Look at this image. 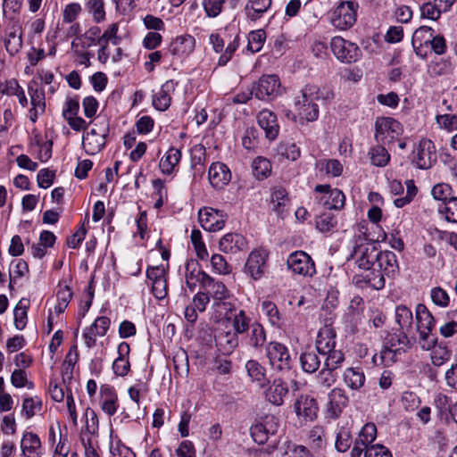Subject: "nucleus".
<instances>
[{"mask_svg": "<svg viewBox=\"0 0 457 457\" xmlns=\"http://www.w3.org/2000/svg\"><path fill=\"white\" fill-rule=\"evenodd\" d=\"M395 320L403 333L399 336L392 337L389 341V345L382 349L381 359L386 365L396 361L398 356L410 348V341L405 333L412 328V312L405 305H398L395 308Z\"/></svg>", "mask_w": 457, "mask_h": 457, "instance_id": "nucleus-1", "label": "nucleus"}, {"mask_svg": "<svg viewBox=\"0 0 457 457\" xmlns=\"http://www.w3.org/2000/svg\"><path fill=\"white\" fill-rule=\"evenodd\" d=\"M320 88L316 85H306L295 98V108L302 121L312 122L320 114L316 101L320 98Z\"/></svg>", "mask_w": 457, "mask_h": 457, "instance_id": "nucleus-2", "label": "nucleus"}, {"mask_svg": "<svg viewBox=\"0 0 457 457\" xmlns=\"http://www.w3.org/2000/svg\"><path fill=\"white\" fill-rule=\"evenodd\" d=\"M213 307L220 312L222 318L221 325L225 328L231 326L232 330L242 335L245 334L251 325V318L242 309H237L234 303L230 302H217L213 303Z\"/></svg>", "mask_w": 457, "mask_h": 457, "instance_id": "nucleus-3", "label": "nucleus"}, {"mask_svg": "<svg viewBox=\"0 0 457 457\" xmlns=\"http://www.w3.org/2000/svg\"><path fill=\"white\" fill-rule=\"evenodd\" d=\"M109 120L105 117H99L93 123V128L83 136L82 145L86 153L94 155L102 151L106 144L109 135Z\"/></svg>", "mask_w": 457, "mask_h": 457, "instance_id": "nucleus-4", "label": "nucleus"}, {"mask_svg": "<svg viewBox=\"0 0 457 457\" xmlns=\"http://www.w3.org/2000/svg\"><path fill=\"white\" fill-rule=\"evenodd\" d=\"M359 4L355 1H342L330 13V23L338 30L351 29L357 21Z\"/></svg>", "mask_w": 457, "mask_h": 457, "instance_id": "nucleus-5", "label": "nucleus"}, {"mask_svg": "<svg viewBox=\"0 0 457 457\" xmlns=\"http://www.w3.org/2000/svg\"><path fill=\"white\" fill-rule=\"evenodd\" d=\"M313 192L316 203L328 210L341 211L345 205L344 192L328 184L316 185Z\"/></svg>", "mask_w": 457, "mask_h": 457, "instance_id": "nucleus-6", "label": "nucleus"}, {"mask_svg": "<svg viewBox=\"0 0 457 457\" xmlns=\"http://www.w3.org/2000/svg\"><path fill=\"white\" fill-rule=\"evenodd\" d=\"M252 93L262 101H272L281 94V83L275 74H266L253 84Z\"/></svg>", "mask_w": 457, "mask_h": 457, "instance_id": "nucleus-7", "label": "nucleus"}, {"mask_svg": "<svg viewBox=\"0 0 457 457\" xmlns=\"http://www.w3.org/2000/svg\"><path fill=\"white\" fill-rule=\"evenodd\" d=\"M403 132L402 124L391 117H379L375 121V139L382 145L393 142Z\"/></svg>", "mask_w": 457, "mask_h": 457, "instance_id": "nucleus-8", "label": "nucleus"}, {"mask_svg": "<svg viewBox=\"0 0 457 457\" xmlns=\"http://www.w3.org/2000/svg\"><path fill=\"white\" fill-rule=\"evenodd\" d=\"M329 45L333 54L341 62L353 63L361 56V51L355 43L340 36L333 37Z\"/></svg>", "mask_w": 457, "mask_h": 457, "instance_id": "nucleus-9", "label": "nucleus"}, {"mask_svg": "<svg viewBox=\"0 0 457 457\" xmlns=\"http://www.w3.org/2000/svg\"><path fill=\"white\" fill-rule=\"evenodd\" d=\"M266 356L273 370L288 371L293 366V360L287 347L278 342H270L266 346Z\"/></svg>", "mask_w": 457, "mask_h": 457, "instance_id": "nucleus-10", "label": "nucleus"}, {"mask_svg": "<svg viewBox=\"0 0 457 457\" xmlns=\"http://www.w3.org/2000/svg\"><path fill=\"white\" fill-rule=\"evenodd\" d=\"M287 269L295 275L312 278L316 274V267L312 257L304 251L291 253L287 260Z\"/></svg>", "mask_w": 457, "mask_h": 457, "instance_id": "nucleus-11", "label": "nucleus"}, {"mask_svg": "<svg viewBox=\"0 0 457 457\" xmlns=\"http://www.w3.org/2000/svg\"><path fill=\"white\" fill-rule=\"evenodd\" d=\"M278 427V419L273 414H267L251 427V436L255 443L263 445L277 434Z\"/></svg>", "mask_w": 457, "mask_h": 457, "instance_id": "nucleus-12", "label": "nucleus"}, {"mask_svg": "<svg viewBox=\"0 0 457 457\" xmlns=\"http://www.w3.org/2000/svg\"><path fill=\"white\" fill-rule=\"evenodd\" d=\"M269 256V251L263 247L253 249L245 262V272L254 280L260 279L265 274Z\"/></svg>", "mask_w": 457, "mask_h": 457, "instance_id": "nucleus-13", "label": "nucleus"}, {"mask_svg": "<svg viewBox=\"0 0 457 457\" xmlns=\"http://www.w3.org/2000/svg\"><path fill=\"white\" fill-rule=\"evenodd\" d=\"M436 161V152L434 143L428 138H421L412 153V162L419 169H429Z\"/></svg>", "mask_w": 457, "mask_h": 457, "instance_id": "nucleus-14", "label": "nucleus"}, {"mask_svg": "<svg viewBox=\"0 0 457 457\" xmlns=\"http://www.w3.org/2000/svg\"><path fill=\"white\" fill-rule=\"evenodd\" d=\"M146 278L154 297L158 300L164 299L168 295L167 270L162 265L148 267Z\"/></svg>", "mask_w": 457, "mask_h": 457, "instance_id": "nucleus-15", "label": "nucleus"}, {"mask_svg": "<svg viewBox=\"0 0 457 457\" xmlns=\"http://www.w3.org/2000/svg\"><path fill=\"white\" fill-rule=\"evenodd\" d=\"M211 276L203 270L201 264L194 259L185 264V282L191 292L197 287L204 289Z\"/></svg>", "mask_w": 457, "mask_h": 457, "instance_id": "nucleus-16", "label": "nucleus"}, {"mask_svg": "<svg viewBox=\"0 0 457 457\" xmlns=\"http://www.w3.org/2000/svg\"><path fill=\"white\" fill-rule=\"evenodd\" d=\"M227 220V214L223 211L204 207L198 212V220L202 228L210 232L221 230Z\"/></svg>", "mask_w": 457, "mask_h": 457, "instance_id": "nucleus-17", "label": "nucleus"}, {"mask_svg": "<svg viewBox=\"0 0 457 457\" xmlns=\"http://www.w3.org/2000/svg\"><path fill=\"white\" fill-rule=\"evenodd\" d=\"M111 320L108 317H97L94 322L84 328L82 339L87 348H93L96 345V338L104 337L110 328Z\"/></svg>", "mask_w": 457, "mask_h": 457, "instance_id": "nucleus-18", "label": "nucleus"}, {"mask_svg": "<svg viewBox=\"0 0 457 457\" xmlns=\"http://www.w3.org/2000/svg\"><path fill=\"white\" fill-rule=\"evenodd\" d=\"M328 402L326 406L327 415L330 419H337L348 405L349 397L343 388L335 387L328 393Z\"/></svg>", "mask_w": 457, "mask_h": 457, "instance_id": "nucleus-19", "label": "nucleus"}, {"mask_svg": "<svg viewBox=\"0 0 457 457\" xmlns=\"http://www.w3.org/2000/svg\"><path fill=\"white\" fill-rule=\"evenodd\" d=\"M415 312L417 330L420 333V338L426 341L428 339L436 326V320L427 306L423 303H419L416 306Z\"/></svg>", "mask_w": 457, "mask_h": 457, "instance_id": "nucleus-20", "label": "nucleus"}, {"mask_svg": "<svg viewBox=\"0 0 457 457\" xmlns=\"http://www.w3.org/2000/svg\"><path fill=\"white\" fill-rule=\"evenodd\" d=\"M195 47V39L189 34L176 37L170 44L168 51L177 58H185L191 54Z\"/></svg>", "mask_w": 457, "mask_h": 457, "instance_id": "nucleus-21", "label": "nucleus"}, {"mask_svg": "<svg viewBox=\"0 0 457 457\" xmlns=\"http://www.w3.org/2000/svg\"><path fill=\"white\" fill-rule=\"evenodd\" d=\"M118 401L117 392L112 386L104 384L100 386V405L104 413L113 416L119 407Z\"/></svg>", "mask_w": 457, "mask_h": 457, "instance_id": "nucleus-22", "label": "nucleus"}, {"mask_svg": "<svg viewBox=\"0 0 457 457\" xmlns=\"http://www.w3.org/2000/svg\"><path fill=\"white\" fill-rule=\"evenodd\" d=\"M208 175L211 185L216 189L223 188L231 179L230 170L226 164L220 162L211 164Z\"/></svg>", "mask_w": 457, "mask_h": 457, "instance_id": "nucleus-23", "label": "nucleus"}, {"mask_svg": "<svg viewBox=\"0 0 457 457\" xmlns=\"http://www.w3.org/2000/svg\"><path fill=\"white\" fill-rule=\"evenodd\" d=\"M178 82L173 79L165 81L160 90L153 96V105L158 111H166L171 103V95L174 93Z\"/></svg>", "mask_w": 457, "mask_h": 457, "instance_id": "nucleus-24", "label": "nucleus"}, {"mask_svg": "<svg viewBox=\"0 0 457 457\" xmlns=\"http://www.w3.org/2000/svg\"><path fill=\"white\" fill-rule=\"evenodd\" d=\"M259 126L265 131V136L270 140H274L279 132L277 115L268 109H263L257 115Z\"/></svg>", "mask_w": 457, "mask_h": 457, "instance_id": "nucleus-25", "label": "nucleus"}, {"mask_svg": "<svg viewBox=\"0 0 457 457\" xmlns=\"http://www.w3.org/2000/svg\"><path fill=\"white\" fill-rule=\"evenodd\" d=\"M426 34L428 35L427 38H425V44H428L431 46V49L436 54H444L446 52L447 46L445 39L443 36H433V30L430 28H420L417 29L413 36V43H415L419 38H424Z\"/></svg>", "mask_w": 457, "mask_h": 457, "instance_id": "nucleus-26", "label": "nucleus"}, {"mask_svg": "<svg viewBox=\"0 0 457 457\" xmlns=\"http://www.w3.org/2000/svg\"><path fill=\"white\" fill-rule=\"evenodd\" d=\"M247 246V241L240 234L228 233L223 236L219 243L220 250L225 253L236 254L244 251Z\"/></svg>", "mask_w": 457, "mask_h": 457, "instance_id": "nucleus-27", "label": "nucleus"}, {"mask_svg": "<svg viewBox=\"0 0 457 457\" xmlns=\"http://www.w3.org/2000/svg\"><path fill=\"white\" fill-rule=\"evenodd\" d=\"M336 337V331L331 326H324L320 328L315 343L320 354H327L335 349Z\"/></svg>", "mask_w": 457, "mask_h": 457, "instance_id": "nucleus-28", "label": "nucleus"}, {"mask_svg": "<svg viewBox=\"0 0 457 457\" xmlns=\"http://www.w3.org/2000/svg\"><path fill=\"white\" fill-rule=\"evenodd\" d=\"M295 411L298 417H303L306 421H312L317 417V402L313 397L302 395L295 403Z\"/></svg>", "mask_w": 457, "mask_h": 457, "instance_id": "nucleus-29", "label": "nucleus"}, {"mask_svg": "<svg viewBox=\"0 0 457 457\" xmlns=\"http://www.w3.org/2000/svg\"><path fill=\"white\" fill-rule=\"evenodd\" d=\"M117 352L118 357L112 362V370L117 376L124 377L130 370V363L129 360L130 352L129 345L127 342L120 343Z\"/></svg>", "mask_w": 457, "mask_h": 457, "instance_id": "nucleus-30", "label": "nucleus"}, {"mask_svg": "<svg viewBox=\"0 0 457 457\" xmlns=\"http://www.w3.org/2000/svg\"><path fill=\"white\" fill-rule=\"evenodd\" d=\"M287 394L288 387L280 378L274 379L265 390V397L267 401L277 406L283 404L284 398Z\"/></svg>", "mask_w": 457, "mask_h": 457, "instance_id": "nucleus-31", "label": "nucleus"}, {"mask_svg": "<svg viewBox=\"0 0 457 457\" xmlns=\"http://www.w3.org/2000/svg\"><path fill=\"white\" fill-rule=\"evenodd\" d=\"M374 265L386 276H394L398 269L396 255L391 251H378V259Z\"/></svg>", "mask_w": 457, "mask_h": 457, "instance_id": "nucleus-32", "label": "nucleus"}, {"mask_svg": "<svg viewBox=\"0 0 457 457\" xmlns=\"http://www.w3.org/2000/svg\"><path fill=\"white\" fill-rule=\"evenodd\" d=\"M181 151L176 147H170L159 162L161 172L164 175H170L181 160Z\"/></svg>", "mask_w": 457, "mask_h": 457, "instance_id": "nucleus-33", "label": "nucleus"}, {"mask_svg": "<svg viewBox=\"0 0 457 457\" xmlns=\"http://www.w3.org/2000/svg\"><path fill=\"white\" fill-rule=\"evenodd\" d=\"M385 274L378 267L375 268V265L370 270H368L363 272L361 275H358L355 277L356 283H360L362 280L371 288L376 290H380L385 287Z\"/></svg>", "mask_w": 457, "mask_h": 457, "instance_id": "nucleus-34", "label": "nucleus"}, {"mask_svg": "<svg viewBox=\"0 0 457 457\" xmlns=\"http://www.w3.org/2000/svg\"><path fill=\"white\" fill-rule=\"evenodd\" d=\"M343 380L352 390H360L365 384L366 377L361 368L350 367L345 370Z\"/></svg>", "mask_w": 457, "mask_h": 457, "instance_id": "nucleus-35", "label": "nucleus"}, {"mask_svg": "<svg viewBox=\"0 0 457 457\" xmlns=\"http://www.w3.org/2000/svg\"><path fill=\"white\" fill-rule=\"evenodd\" d=\"M245 333H247L246 337L250 346L254 349H260L264 345L267 336L261 323L257 321L252 322Z\"/></svg>", "mask_w": 457, "mask_h": 457, "instance_id": "nucleus-36", "label": "nucleus"}, {"mask_svg": "<svg viewBox=\"0 0 457 457\" xmlns=\"http://www.w3.org/2000/svg\"><path fill=\"white\" fill-rule=\"evenodd\" d=\"M21 447L23 454L27 457H39L38 450L41 447V441L37 435L26 432L23 435Z\"/></svg>", "mask_w": 457, "mask_h": 457, "instance_id": "nucleus-37", "label": "nucleus"}, {"mask_svg": "<svg viewBox=\"0 0 457 457\" xmlns=\"http://www.w3.org/2000/svg\"><path fill=\"white\" fill-rule=\"evenodd\" d=\"M337 219L331 212H322L315 218V228L320 233L332 234L337 229Z\"/></svg>", "mask_w": 457, "mask_h": 457, "instance_id": "nucleus-38", "label": "nucleus"}, {"mask_svg": "<svg viewBox=\"0 0 457 457\" xmlns=\"http://www.w3.org/2000/svg\"><path fill=\"white\" fill-rule=\"evenodd\" d=\"M209 280L203 290L205 293H209V296L215 300L214 303L225 302L224 300L229 296L226 286L221 281L215 280L212 277L209 278Z\"/></svg>", "mask_w": 457, "mask_h": 457, "instance_id": "nucleus-39", "label": "nucleus"}, {"mask_svg": "<svg viewBox=\"0 0 457 457\" xmlns=\"http://www.w3.org/2000/svg\"><path fill=\"white\" fill-rule=\"evenodd\" d=\"M238 336L233 330L221 331L216 336V342L224 352L230 353L238 346Z\"/></svg>", "mask_w": 457, "mask_h": 457, "instance_id": "nucleus-40", "label": "nucleus"}, {"mask_svg": "<svg viewBox=\"0 0 457 457\" xmlns=\"http://www.w3.org/2000/svg\"><path fill=\"white\" fill-rule=\"evenodd\" d=\"M369 156L371 163L378 167H385L390 161V154L382 144L370 147Z\"/></svg>", "mask_w": 457, "mask_h": 457, "instance_id": "nucleus-41", "label": "nucleus"}, {"mask_svg": "<svg viewBox=\"0 0 457 457\" xmlns=\"http://www.w3.org/2000/svg\"><path fill=\"white\" fill-rule=\"evenodd\" d=\"M271 5V0H248L245 5L247 16L251 20H257L268 11Z\"/></svg>", "mask_w": 457, "mask_h": 457, "instance_id": "nucleus-42", "label": "nucleus"}, {"mask_svg": "<svg viewBox=\"0 0 457 457\" xmlns=\"http://www.w3.org/2000/svg\"><path fill=\"white\" fill-rule=\"evenodd\" d=\"M316 168L327 175L332 177H339L344 170L342 163L337 159H324L320 160L316 163Z\"/></svg>", "mask_w": 457, "mask_h": 457, "instance_id": "nucleus-43", "label": "nucleus"}, {"mask_svg": "<svg viewBox=\"0 0 457 457\" xmlns=\"http://www.w3.org/2000/svg\"><path fill=\"white\" fill-rule=\"evenodd\" d=\"M289 199L287 195V192L285 188L281 187H275L271 193V204L272 209L278 215L283 214L285 212V207L288 204Z\"/></svg>", "mask_w": 457, "mask_h": 457, "instance_id": "nucleus-44", "label": "nucleus"}, {"mask_svg": "<svg viewBox=\"0 0 457 457\" xmlns=\"http://www.w3.org/2000/svg\"><path fill=\"white\" fill-rule=\"evenodd\" d=\"M359 253L361 255L356 258L359 268L363 269L364 271L370 270L377 262L378 250L375 247H366L364 250H359Z\"/></svg>", "mask_w": 457, "mask_h": 457, "instance_id": "nucleus-45", "label": "nucleus"}, {"mask_svg": "<svg viewBox=\"0 0 457 457\" xmlns=\"http://www.w3.org/2000/svg\"><path fill=\"white\" fill-rule=\"evenodd\" d=\"M452 357L451 350L441 344L436 345L430 353L431 362L434 366L440 367L450 361Z\"/></svg>", "mask_w": 457, "mask_h": 457, "instance_id": "nucleus-46", "label": "nucleus"}, {"mask_svg": "<svg viewBox=\"0 0 457 457\" xmlns=\"http://www.w3.org/2000/svg\"><path fill=\"white\" fill-rule=\"evenodd\" d=\"M253 174L259 179L268 178L271 172V164L270 161L264 157H256L252 163Z\"/></svg>", "mask_w": 457, "mask_h": 457, "instance_id": "nucleus-47", "label": "nucleus"}, {"mask_svg": "<svg viewBox=\"0 0 457 457\" xmlns=\"http://www.w3.org/2000/svg\"><path fill=\"white\" fill-rule=\"evenodd\" d=\"M72 291L69 286H59V289L56 294L57 303L54 306L55 313L61 314L65 311L72 298Z\"/></svg>", "mask_w": 457, "mask_h": 457, "instance_id": "nucleus-48", "label": "nucleus"}, {"mask_svg": "<svg viewBox=\"0 0 457 457\" xmlns=\"http://www.w3.org/2000/svg\"><path fill=\"white\" fill-rule=\"evenodd\" d=\"M300 361L303 371L313 373L320 368V361L314 351H305L301 354Z\"/></svg>", "mask_w": 457, "mask_h": 457, "instance_id": "nucleus-49", "label": "nucleus"}, {"mask_svg": "<svg viewBox=\"0 0 457 457\" xmlns=\"http://www.w3.org/2000/svg\"><path fill=\"white\" fill-rule=\"evenodd\" d=\"M377 437V427L374 423H367L361 429L358 438V444H361L362 446L370 447L373 445L372 443L375 441Z\"/></svg>", "mask_w": 457, "mask_h": 457, "instance_id": "nucleus-50", "label": "nucleus"}, {"mask_svg": "<svg viewBox=\"0 0 457 457\" xmlns=\"http://www.w3.org/2000/svg\"><path fill=\"white\" fill-rule=\"evenodd\" d=\"M100 33L101 29L97 26H93L89 28L83 35L73 40L71 46L79 45V43H76V40L79 41L81 46L84 47L94 46L97 43Z\"/></svg>", "mask_w": 457, "mask_h": 457, "instance_id": "nucleus-51", "label": "nucleus"}, {"mask_svg": "<svg viewBox=\"0 0 457 457\" xmlns=\"http://www.w3.org/2000/svg\"><path fill=\"white\" fill-rule=\"evenodd\" d=\"M453 194V190L447 183H437L431 189L433 198L436 201L443 202V204H445L446 201L454 197Z\"/></svg>", "mask_w": 457, "mask_h": 457, "instance_id": "nucleus-52", "label": "nucleus"}, {"mask_svg": "<svg viewBox=\"0 0 457 457\" xmlns=\"http://www.w3.org/2000/svg\"><path fill=\"white\" fill-rule=\"evenodd\" d=\"M247 39V49L252 53H257L264 45L266 33L263 29L253 30L248 34Z\"/></svg>", "mask_w": 457, "mask_h": 457, "instance_id": "nucleus-53", "label": "nucleus"}, {"mask_svg": "<svg viewBox=\"0 0 457 457\" xmlns=\"http://www.w3.org/2000/svg\"><path fill=\"white\" fill-rule=\"evenodd\" d=\"M262 311L272 326L279 327L281 325V315L274 303L270 301L262 302Z\"/></svg>", "mask_w": 457, "mask_h": 457, "instance_id": "nucleus-54", "label": "nucleus"}, {"mask_svg": "<svg viewBox=\"0 0 457 457\" xmlns=\"http://www.w3.org/2000/svg\"><path fill=\"white\" fill-rule=\"evenodd\" d=\"M310 445L314 450H320L325 446V431L322 427L315 426L309 431Z\"/></svg>", "mask_w": 457, "mask_h": 457, "instance_id": "nucleus-55", "label": "nucleus"}, {"mask_svg": "<svg viewBox=\"0 0 457 457\" xmlns=\"http://www.w3.org/2000/svg\"><path fill=\"white\" fill-rule=\"evenodd\" d=\"M190 239L195 248L196 256L200 260H206L209 254L205 244L203 241L201 231L198 229H193L191 232Z\"/></svg>", "mask_w": 457, "mask_h": 457, "instance_id": "nucleus-56", "label": "nucleus"}, {"mask_svg": "<svg viewBox=\"0 0 457 457\" xmlns=\"http://www.w3.org/2000/svg\"><path fill=\"white\" fill-rule=\"evenodd\" d=\"M438 212L448 222L457 223V197L446 201L438 208Z\"/></svg>", "mask_w": 457, "mask_h": 457, "instance_id": "nucleus-57", "label": "nucleus"}, {"mask_svg": "<svg viewBox=\"0 0 457 457\" xmlns=\"http://www.w3.org/2000/svg\"><path fill=\"white\" fill-rule=\"evenodd\" d=\"M4 43L7 53L11 56H13L18 54L22 47L21 35H16L14 31H12L7 34Z\"/></svg>", "mask_w": 457, "mask_h": 457, "instance_id": "nucleus-58", "label": "nucleus"}, {"mask_svg": "<svg viewBox=\"0 0 457 457\" xmlns=\"http://www.w3.org/2000/svg\"><path fill=\"white\" fill-rule=\"evenodd\" d=\"M28 309L29 306L23 303V300H20L14 308V326L19 330H22L26 327Z\"/></svg>", "mask_w": 457, "mask_h": 457, "instance_id": "nucleus-59", "label": "nucleus"}, {"mask_svg": "<svg viewBox=\"0 0 457 457\" xmlns=\"http://www.w3.org/2000/svg\"><path fill=\"white\" fill-rule=\"evenodd\" d=\"M42 408V401L38 397H27L22 403V413L27 419L32 418Z\"/></svg>", "mask_w": 457, "mask_h": 457, "instance_id": "nucleus-60", "label": "nucleus"}, {"mask_svg": "<svg viewBox=\"0 0 457 457\" xmlns=\"http://www.w3.org/2000/svg\"><path fill=\"white\" fill-rule=\"evenodd\" d=\"M118 30V23L111 24L102 36L99 35L97 44L100 46H105L106 47H108V42H111L112 45H118L120 40L117 35Z\"/></svg>", "mask_w": 457, "mask_h": 457, "instance_id": "nucleus-61", "label": "nucleus"}, {"mask_svg": "<svg viewBox=\"0 0 457 457\" xmlns=\"http://www.w3.org/2000/svg\"><path fill=\"white\" fill-rule=\"evenodd\" d=\"M406 185V195L403 197H399L394 200V204L397 208H403V206L410 204L418 193V188L415 186L414 180L407 179Z\"/></svg>", "mask_w": 457, "mask_h": 457, "instance_id": "nucleus-62", "label": "nucleus"}, {"mask_svg": "<svg viewBox=\"0 0 457 457\" xmlns=\"http://www.w3.org/2000/svg\"><path fill=\"white\" fill-rule=\"evenodd\" d=\"M451 320L440 326L439 332L445 338L457 334V311H452L447 314Z\"/></svg>", "mask_w": 457, "mask_h": 457, "instance_id": "nucleus-63", "label": "nucleus"}, {"mask_svg": "<svg viewBox=\"0 0 457 457\" xmlns=\"http://www.w3.org/2000/svg\"><path fill=\"white\" fill-rule=\"evenodd\" d=\"M247 374L253 380L261 382L265 378V368L262 366L257 361L250 360L245 364Z\"/></svg>", "mask_w": 457, "mask_h": 457, "instance_id": "nucleus-64", "label": "nucleus"}]
</instances>
